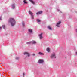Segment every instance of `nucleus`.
I'll list each match as a JSON object with an SVG mask.
<instances>
[{
  "label": "nucleus",
  "instance_id": "nucleus-1",
  "mask_svg": "<svg viewBox=\"0 0 77 77\" xmlns=\"http://www.w3.org/2000/svg\"><path fill=\"white\" fill-rule=\"evenodd\" d=\"M8 22L9 23H11V25L12 26H14L15 24V20L13 18H10V19L8 20Z\"/></svg>",
  "mask_w": 77,
  "mask_h": 77
},
{
  "label": "nucleus",
  "instance_id": "nucleus-2",
  "mask_svg": "<svg viewBox=\"0 0 77 77\" xmlns=\"http://www.w3.org/2000/svg\"><path fill=\"white\" fill-rule=\"evenodd\" d=\"M51 59H56V54L54 53H53L51 54L50 57Z\"/></svg>",
  "mask_w": 77,
  "mask_h": 77
},
{
  "label": "nucleus",
  "instance_id": "nucleus-3",
  "mask_svg": "<svg viewBox=\"0 0 77 77\" xmlns=\"http://www.w3.org/2000/svg\"><path fill=\"white\" fill-rule=\"evenodd\" d=\"M24 55H26V57H30V54L27 52H25L24 53Z\"/></svg>",
  "mask_w": 77,
  "mask_h": 77
},
{
  "label": "nucleus",
  "instance_id": "nucleus-4",
  "mask_svg": "<svg viewBox=\"0 0 77 77\" xmlns=\"http://www.w3.org/2000/svg\"><path fill=\"white\" fill-rule=\"evenodd\" d=\"M61 23V21H59L57 23L56 26H57V27H60V25Z\"/></svg>",
  "mask_w": 77,
  "mask_h": 77
},
{
  "label": "nucleus",
  "instance_id": "nucleus-5",
  "mask_svg": "<svg viewBox=\"0 0 77 77\" xmlns=\"http://www.w3.org/2000/svg\"><path fill=\"white\" fill-rule=\"evenodd\" d=\"M29 14H30V15H31V16L32 19H34V17H33V13H32V12H31V11H29Z\"/></svg>",
  "mask_w": 77,
  "mask_h": 77
},
{
  "label": "nucleus",
  "instance_id": "nucleus-6",
  "mask_svg": "<svg viewBox=\"0 0 77 77\" xmlns=\"http://www.w3.org/2000/svg\"><path fill=\"white\" fill-rule=\"evenodd\" d=\"M28 31V32H29V33H31V34H32V33H33V30L31 29H29Z\"/></svg>",
  "mask_w": 77,
  "mask_h": 77
},
{
  "label": "nucleus",
  "instance_id": "nucleus-7",
  "mask_svg": "<svg viewBox=\"0 0 77 77\" xmlns=\"http://www.w3.org/2000/svg\"><path fill=\"white\" fill-rule=\"evenodd\" d=\"M43 62H44V60H43L40 59L38 61V63H43Z\"/></svg>",
  "mask_w": 77,
  "mask_h": 77
},
{
  "label": "nucleus",
  "instance_id": "nucleus-8",
  "mask_svg": "<svg viewBox=\"0 0 77 77\" xmlns=\"http://www.w3.org/2000/svg\"><path fill=\"white\" fill-rule=\"evenodd\" d=\"M39 36L40 39H42V38H43V37H42V33H41L39 35Z\"/></svg>",
  "mask_w": 77,
  "mask_h": 77
},
{
  "label": "nucleus",
  "instance_id": "nucleus-9",
  "mask_svg": "<svg viewBox=\"0 0 77 77\" xmlns=\"http://www.w3.org/2000/svg\"><path fill=\"white\" fill-rule=\"evenodd\" d=\"M42 11H40L36 13L37 15H39V14H42Z\"/></svg>",
  "mask_w": 77,
  "mask_h": 77
},
{
  "label": "nucleus",
  "instance_id": "nucleus-10",
  "mask_svg": "<svg viewBox=\"0 0 77 77\" xmlns=\"http://www.w3.org/2000/svg\"><path fill=\"white\" fill-rule=\"evenodd\" d=\"M31 3H32L33 5H35V2L33 1V0H29Z\"/></svg>",
  "mask_w": 77,
  "mask_h": 77
},
{
  "label": "nucleus",
  "instance_id": "nucleus-11",
  "mask_svg": "<svg viewBox=\"0 0 77 77\" xmlns=\"http://www.w3.org/2000/svg\"><path fill=\"white\" fill-rule=\"evenodd\" d=\"M11 7L12 9H15V4H14L12 5Z\"/></svg>",
  "mask_w": 77,
  "mask_h": 77
},
{
  "label": "nucleus",
  "instance_id": "nucleus-12",
  "mask_svg": "<svg viewBox=\"0 0 77 77\" xmlns=\"http://www.w3.org/2000/svg\"><path fill=\"white\" fill-rule=\"evenodd\" d=\"M38 54L39 55H42V56H43V55H44V53L41 52H39L38 53Z\"/></svg>",
  "mask_w": 77,
  "mask_h": 77
},
{
  "label": "nucleus",
  "instance_id": "nucleus-13",
  "mask_svg": "<svg viewBox=\"0 0 77 77\" xmlns=\"http://www.w3.org/2000/svg\"><path fill=\"white\" fill-rule=\"evenodd\" d=\"M31 44H36V41H31Z\"/></svg>",
  "mask_w": 77,
  "mask_h": 77
},
{
  "label": "nucleus",
  "instance_id": "nucleus-14",
  "mask_svg": "<svg viewBox=\"0 0 77 77\" xmlns=\"http://www.w3.org/2000/svg\"><path fill=\"white\" fill-rule=\"evenodd\" d=\"M22 25L23 27H24V26H25V23H24V21L22 22Z\"/></svg>",
  "mask_w": 77,
  "mask_h": 77
},
{
  "label": "nucleus",
  "instance_id": "nucleus-15",
  "mask_svg": "<svg viewBox=\"0 0 77 77\" xmlns=\"http://www.w3.org/2000/svg\"><path fill=\"white\" fill-rule=\"evenodd\" d=\"M47 51H48V52H50V48H48L46 49Z\"/></svg>",
  "mask_w": 77,
  "mask_h": 77
},
{
  "label": "nucleus",
  "instance_id": "nucleus-16",
  "mask_svg": "<svg viewBox=\"0 0 77 77\" xmlns=\"http://www.w3.org/2000/svg\"><path fill=\"white\" fill-rule=\"evenodd\" d=\"M37 22H38V23H40V22H41V20H40L39 19H37Z\"/></svg>",
  "mask_w": 77,
  "mask_h": 77
},
{
  "label": "nucleus",
  "instance_id": "nucleus-17",
  "mask_svg": "<svg viewBox=\"0 0 77 77\" xmlns=\"http://www.w3.org/2000/svg\"><path fill=\"white\" fill-rule=\"evenodd\" d=\"M26 44H32V43H31V42H27Z\"/></svg>",
  "mask_w": 77,
  "mask_h": 77
},
{
  "label": "nucleus",
  "instance_id": "nucleus-18",
  "mask_svg": "<svg viewBox=\"0 0 77 77\" xmlns=\"http://www.w3.org/2000/svg\"><path fill=\"white\" fill-rule=\"evenodd\" d=\"M57 11H58V12H59V13H62V11H60L59 9H57Z\"/></svg>",
  "mask_w": 77,
  "mask_h": 77
},
{
  "label": "nucleus",
  "instance_id": "nucleus-19",
  "mask_svg": "<svg viewBox=\"0 0 77 77\" xmlns=\"http://www.w3.org/2000/svg\"><path fill=\"white\" fill-rule=\"evenodd\" d=\"M23 2L25 4H27V2L26 1V0H24L23 1Z\"/></svg>",
  "mask_w": 77,
  "mask_h": 77
},
{
  "label": "nucleus",
  "instance_id": "nucleus-20",
  "mask_svg": "<svg viewBox=\"0 0 77 77\" xmlns=\"http://www.w3.org/2000/svg\"><path fill=\"white\" fill-rule=\"evenodd\" d=\"M48 29H49V30H51V27H50V26H48Z\"/></svg>",
  "mask_w": 77,
  "mask_h": 77
},
{
  "label": "nucleus",
  "instance_id": "nucleus-21",
  "mask_svg": "<svg viewBox=\"0 0 77 77\" xmlns=\"http://www.w3.org/2000/svg\"><path fill=\"white\" fill-rule=\"evenodd\" d=\"M2 27L3 29H5V25H2Z\"/></svg>",
  "mask_w": 77,
  "mask_h": 77
},
{
  "label": "nucleus",
  "instance_id": "nucleus-22",
  "mask_svg": "<svg viewBox=\"0 0 77 77\" xmlns=\"http://www.w3.org/2000/svg\"><path fill=\"white\" fill-rule=\"evenodd\" d=\"M19 59V58L18 57H17L16 58V60H18Z\"/></svg>",
  "mask_w": 77,
  "mask_h": 77
},
{
  "label": "nucleus",
  "instance_id": "nucleus-23",
  "mask_svg": "<svg viewBox=\"0 0 77 77\" xmlns=\"http://www.w3.org/2000/svg\"><path fill=\"white\" fill-rule=\"evenodd\" d=\"M23 76H24V75H25V73H23Z\"/></svg>",
  "mask_w": 77,
  "mask_h": 77
},
{
  "label": "nucleus",
  "instance_id": "nucleus-24",
  "mask_svg": "<svg viewBox=\"0 0 77 77\" xmlns=\"http://www.w3.org/2000/svg\"><path fill=\"white\" fill-rule=\"evenodd\" d=\"M32 55H33V56H35V54H32Z\"/></svg>",
  "mask_w": 77,
  "mask_h": 77
},
{
  "label": "nucleus",
  "instance_id": "nucleus-25",
  "mask_svg": "<svg viewBox=\"0 0 77 77\" xmlns=\"http://www.w3.org/2000/svg\"><path fill=\"white\" fill-rule=\"evenodd\" d=\"M2 20V17H0V20Z\"/></svg>",
  "mask_w": 77,
  "mask_h": 77
},
{
  "label": "nucleus",
  "instance_id": "nucleus-26",
  "mask_svg": "<svg viewBox=\"0 0 77 77\" xmlns=\"http://www.w3.org/2000/svg\"><path fill=\"white\" fill-rule=\"evenodd\" d=\"M76 32H77V29H76Z\"/></svg>",
  "mask_w": 77,
  "mask_h": 77
},
{
  "label": "nucleus",
  "instance_id": "nucleus-27",
  "mask_svg": "<svg viewBox=\"0 0 77 77\" xmlns=\"http://www.w3.org/2000/svg\"><path fill=\"white\" fill-rule=\"evenodd\" d=\"M76 55H77V52H76Z\"/></svg>",
  "mask_w": 77,
  "mask_h": 77
},
{
  "label": "nucleus",
  "instance_id": "nucleus-28",
  "mask_svg": "<svg viewBox=\"0 0 77 77\" xmlns=\"http://www.w3.org/2000/svg\"><path fill=\"white\" fill-rule=\"evenodd\" d=\"M2 29V27H0V29Z\"/></svg>",
  "mask_w": 77,
  "mask_h": 77
}]
</instances>
